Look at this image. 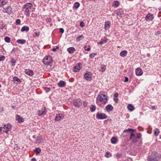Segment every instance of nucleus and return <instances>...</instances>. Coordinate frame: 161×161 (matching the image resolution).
Instances as JSON below:
<instances>
[{
	"instance_id": "7",
	"label": "nucleus",
	"mask_w": 161,
	"mask_h": 161,
	"mask_svg": "<svg viewBox=\"0 0 161 161\" xmlns=\"http://www.w3.org/2000/svg\"><path fill=\"white\" fill-rule=\"evenodd\" d=\"M96 118L98 119H103L107 118L105 114L98 113L96 115Z\"/></svg>"
},
{
	"instance_id": "35",
	"label": "nucleus",
	"mask_w": 161,
	"mask_h": 161,
	"mask_svg": "<svg viewBox=\"0 0 161 161\" xmlns=\"http://www.w3.org/2000/svg\"><path fill=\"white\" fill-rule=\"evenodd\" d=\"M101 70L102 72L104 71L106 69V67L104 65H101Z\"/></svg>"
},
{
	"instance_id": "48",
	"label": "nucleus",
	"mask_w": 161,
	"mask_h": 161,
	"mask_svg": "<svg viewBox=\"0 0 161 161\" xmlns=\"http://www.w3.org/2000/svg\"><path fill=\"white\" fill-rule=\"evenodd\" d=\"M120 154H119V153H117L115 155V157L118 159L120 157Z\"/></svg>"
},
{
	"instance_id": "39",
	"label": "nucleus",
	"mask_w": 161,
	"mask_h": 161,
	"mask_svg": "<svg viewBox=\"0 0 161 161\" xmlns=\"http://www.w3.org/2000/svg\"><path fill=\"white\" fill-rule=\"evenodd\" d=\"M11 63L12 65L13 66L15 65L16 61L14 59L12 58L11 61Z\"/></svg>"
},
{
	"instance_id": "52",
	"label": "nucleus",
	"mask_w": 161,
	"mask_h": 161,
	"mask_svg": "<svg viewBox=\"0 0 161 161\" xmlns=\"http://www.w3.org/2000/svg\"><path fill=\"white\" fill-rule=\"evenodd\" d=\"M128 80H129L128 78L127 77H126L125 78V80H124V82H127L128 81Z\"/></svg>"
},
{
	"instance_id": "57",
	"label": "nucleus",
	"mask_w": 161,
	"mask_h": 161,
	"mask_svg": "<svg viewBox=\"0 0 161 161\" xmlns=\"http://www.w3.org/2000/svg\"><path fill=\"white\" fill-rule=\"evenodd\" d=\"M100 96H102V97H103H103L104 98H106L105 97L106 95L105 94H100Z\"/></svg>"
},
{
	"instance_id": "26",
	"label": "nucleus",
	"mask_w": 161,
	"mask_h": 161,
	"mask_svg": "<svg viewBox=\"0 0 161 161\" xmlns=\"http://www.w3.org/2000/svg\"><path fill=\"white\" fill-rule=\"evenodd\" d=\"M65 85V82L63 81H60L58 83V86L60 87H62L64 86Z\"/></svg>"
},
{
	"instance_id": "3",
	"label": "nucleus",
	"mask_w": 161,
	"mask_h": 161,
	"mask_svg": "<svg viewBox=\"0 0 161 161\" xmlns=\"http://www.w3.org/2000/svg\"><path fill=\"white\" fill-rule=\"evenodd\" d=\"M12 126L10 124L4 125L3 127H0V132L2 131L8 134V132L11 130Z\"/></svg>"
},
{
	"instance_id": "24",
	"label": "nucleus",
	"mask_w": 161,
	"mask_h": 161,
	"mask_svg": "<svg viewBox=\"0 0 161 161\" xmlns=\"http://www.w3.org/2000/svg\"><path fill=\"white\" fill-rule=\"evenodd\" d=\"M127 52L126 50H123L119 54L122 57H125L127 54Z\"/></svg>"
},
{
	"instance_id": "17",
	"label": "nucleus",
	"mask_w": 161,
	"mask_h": 161,
	"mask_svg": "<svg viewBox=\"0 0 161 161\" xmlns=\"http://www.w3.org/2000/svg\"><path fill=\"white\" fill-rule=\"evenodd\" d=\"M16 119V120L18 121V122L19 123L23 122L24 121V119L23 117H20L18 115H17Z\"/></svg>"
},
{
	"instance_id": "19",
	"label": "nucleus",
	"mask_w": 161,
	"mask_h": 161,
	"mask_svg": "<svg viewBox=\"0 0 161 161\" xmlns=\"http://www.w3.org/2000/svg\"><path fill=\"white\" fill-rule=\"evenodd\" d=\"M105 109L107 112H109L113 110V107L111 105L108 104L106 107Z\"/></svg>"
},
{
	"instance_id": "62",
	"label": "nucleus",
	"mask_w": 161,
	"mask_h": 161,
	"mask_svg": "<svg viewBox=\"0 0 161 161\" xmlns=\"http://www.w3.org/2000/svg\"><path fill=\"white\" fill-rule=\"evenodd\" d=\"M86 46H85V47H84V48H85V49H86Z\"/></svg>"
},
{
	"instance_id": "27",
	"label": "nucleus",
	"mask_w": 161,
	"mask_h": 161,
	"mask_svg": "<svg viewBox=\"0 0 161 161\" xmlns=\"http://www.w3.org/2000/svg\"><path fill=\"white\" fill-rule=\"evenodd\" d=\"M127 108L130 111H133L134 108V107L131 104H129L127 106Z\"/></svg>"
},
{
	"instance_id": "60",
	"label": "nucleus",
	"mask_w": 161,
	"mask_h": 161,
	"mask_svg": "<svg viewBox=\"0 0 161 161\" xmlns=\"http://www.w3.org/2000/svg\"><path fill=\"white\" fill-rule=\"evenodd\" d=\"M31 161H36V160L35 158H34L32 159Z\"/></svg>"
},
{
	"instance_id": "47",
	"label": "nucleus",
	"mask_w": 161,
	"mask_h": 161,
	"mask_svg": "<svg viewBox=\"0 0 161 161\" xmlns=\"http://www.w3.org/2000/svg\"><path fill=\"white\" fill-rule=\"evenodd\" d=\"M34 33L35 34V36H34V37H38L40 35L39 32L37 33L36 32H35Z\"/></svg>"
},
{
	"instance_id": "15",
	"label": "nucleus",
	"mask_w": 161,
	"mask_h": 161,
	"mask_svg": "<svg viewBox=\"0 0 161 161\" xmlns=\"http://www.w3.org/2000/svg\"><path fill=\"white\" fill-rule=\"evenodd\" d=\"M81 103L79 100L75 101L74 102V104L76 107H79L81 105Z\"/></svg>"
},
{
	"instance_id": "34",
	"label": "nucleus",
	"mask_w": 161,
	"mask_h": 161,
	"mask_svg": "<svg viewBox=\"0 0 161 161\" xmlns=\"http://www.w3.org/2000/svg\"><path fill=\"white\" fill-rule=\"evenodd\" d=\"M112 156V154L111 153L109 152H106L105 155V156L107 158H108L110 157H111Z\"/></svg>"
},
{
	"instance_id": "53",
	"label": "nucleus",
	"mask_w": 161,
	"mask_h": 161,
	"mask_svg": "<svg viewBox=\"0 0 161 161\" xmlns=\"http://www.w3.org/2000/svg\"><path fill=\"white\" fill-rule=\"evenodd\" d=\"M57 48L58 49L59 47H57L56 48H54L52 49V51L54 52H55V51H56V49H57Z\"/></svg>"
},
{
	"instance_id": "8",
	"label": "nucleus",
	"mask_w": 161,
	"mask_h": 161,
	"mask_svg": "<svg viewBox=\"0 0 161 161\" xmlns=\"http://www.w3.org/2000/svg\"><path fill=\"white\" fill-rule=\"evenodd\" d=\"M64 117V114H57L55 119V121H59L63 119Z\"/></svg>"
},
{
	"instance_id": "41",
	"label": "nucleus",
	"mask_w": 161,
	"mask_h": 161,
	"mask_svg": "<svg viewBox=\"0 0 161 161\" xmlns=\"http://www.w3.org/2000/svg\"><path fill=\"white\" fill-rule=\"evenodd\" d=\"M159 133V131L158 129H156L154 132V135L156 136H157L158 135Z\"/></svg>"
},
{
	"instance_id": "20",
	"label": "nucleus",
	"mask_w": 161,
	"mask_h": 161,
	"mask_svg": "<svg viewBox=\"0 0 161 161\" xmlns=\"http://www.w3.org/2000/svg\"><path fill=\"white\" fill-rule=\"evenodd\" d=\"M43 141V139L42 136H39L37 137L36 143H39Z\"/></svg>"
},
{
	"instance_id": "43",
	"label": "nucleus",
	"mask_w": 161,
	"mask_h": 161,
	"mask_svg": "<svg viewBox=\"0 0 161 161\" xmlns=\"http://www.w3.org/2000/svg\"><path fill=\"white\" fill-rule=\"evenodd\" d=\"M83 105L84 107H87V102L86 101H84Z\"/></svg>"
},
{
	"instance_id": "21",
	"label": "nucleus",
	"mask_w": 161,
	"mask_h": 161,
	"mask_svg": "<svg viewBox=\"0 0 161 161\" xmlns=\"http://www.w3.org/2000/svg\"><path fill=\"white\" fill-rule=\"evenodd\" d=\"M26 74L30 76H32L33 74V72L32 70L30 69H26L25 70Z\"/></svg>"
},
{
	"instance_id": "38",
	"label": "nucleus",
	"mask_w": 161,
	"mask_h": 161,
	"mask_svg": "<svg viewBox=\"0 0 161 161\" xmlns=\"http://www.w3.org/2000/svg\"><path fill=\"white\" fill-rule=\"evenodd\" d=\"M5 41L6 42L9 43L10 42V39L9 37H6L5 38Z\"/></svg>"
},
{
	"instance_id": "59",
	"label": "nucleus",
	"mask_w": 161,
	"mask_h": 161,
	"mask_svg": "<svg viewBox=\"0 0 161 161\" xmlns=\"http://www.w3.org/2000/svg\"><path fill=\"white\" fill-rule=\"evenodd\" d=\"M152 109H153V110H154V109H155V107L154 106H152Z\"/></svg>"
},
{
	"instance_id": "42",
	"label": "nucleus",
	"mask_w": 161,
	"mask_h": 161,
	"mask_svg": "<svg viewBox=\"0 0 161 161\" xmlns=\"http://www.w3.org/2000/svg\"><path fill=\"white\" fill-rule=\"evenodd\" d=\"M97 55L96 53H93L90 54L89 56L91 58H92L95 57Z\"/></svg>"
},
{
	"instance_id": "58",
	"label": "nucleus",
	"mask_w": 161,
	"mask_h": 161,
	"mask_svg": "<svg viewBox=\"0 0 161 161\" xmlns=\"http://www.w3.org/2000/svg\"><path fill=\"white\" fill-rule=\"evenodd\" d=\"M118 96V93H115L114 95V97H117Z\"/></svg>"
},
{
	"instance_id": "36",
	"label": "nucleus",
	"mask_w": 161,
	"mask_h": 161,
	"mask_svg": "<svg viewBox=\"0 0 161 161\" xmlns=\"http://www.w3.org/2000/svg\"><path fill=\"white\" fill-rule=\"evenodd\" d=\"M119 2L117 1H114V6L115 7H117L119 6Z\"/></svg>"
},
{
	"instance_id": "30",
	"label": "nucleus",
	"mask_w": 161,
	"mask_h": 161,
	"mask_svg": "<svg viewBox=\"0 0 161 161\" xmlns=\"http://www.w3.org/2000/svg\"><path fill=\"white\" fill-rule=\"evenodd\" d=\"M135 131V130L133 129L129 128L125 130H124V133H125L126 132H130V133L131 132H133Z\"/></svg>"
},
{
	"instance_id": "54",
	"label": "nucleus",
	"mask_w": 161,
	"mask_h": 161,
	"mask_svg": "<svg viewBox=\"0 0 161 161\" xmlns=\"http://www.w3.org/2000/svg\"><path fill=\"white\" fill-rule=\"evenodd\" d=\"M45 89L46 90V92H49L50 90V88H45Z\"/></svg>"
},
{
	"instance_id": "11",
	"label": "nucleus",
	"mask_w": 161,
	"mask_h": 161,
	"mask_svg": "<svg viewBox=\"0 0 161 161\" xmlns=\"http://www.w3.org/2000/svg\"><path fill=\"white\" fill-rule=\"evenodd\" d=\"M82 67V64L81 63L78 64L77 66H75L73 69L74 72H77L78 70H80Z\"/></svg>"
},
{
	"instance_id": "61",
	"label": "nucleus",
	"mask_w": 161,
	"mask_h": 161,
	"mask_svg": "<svg viewBox=\"0 0 161 161\" xmlns=\"http://www.w3.org/2000/svg\"><path fill=\"white\" fill-rule=\"evenodd\" d=\"M14 107H15V106H12V108H14Z\"/></svg>"
},
{
	"instance_id": "4",
	"label": "nucleus",
	"mask_w": 161,
	"mask_h": 161,
	"mask_svg": "<svg viewBox=\"0 0 161 161\" xmlns=\"http://www.w3.org/2000/svg\"><path fill=\"white\" fill-rule=\"evenodd\" d=\"M52 61V57L50 56L46 57L43 60V63L46 65L50 64Z\"/></svg>"
},
{
	"instance_id": "16",
	"label": "nucleus",
	"mask_w": 161,
	"mask_h": 161,
	"mask_svg": "<svg viewBox=\"0 0 161 161\" xmlns=\"http://www.w3.org/2000/svg\"><path fill=\"white\" fill-rule=\"evenodd\" d=\"M153 18V17L152 14H148L145 17L146 20L147 21H151L152 20Z\"/></svg>"
},
{
	"instance_id": "1",
	"label": "nucleus",
	"mask_w": 161,
	"mask_h": 161,
	"mask_svg": "<svg viewBox=\"0 0 161 161\" xmlns=\"http://www.w3.org/2000/svg\"><path fill=\"white\" fill-rule=\"evenodd\" d=\"M148 158V161H161V156L158 155V153L156 152H153Z\"/></svg>"
},
{
	"instance_id": "25",
	"label": "nucleus",
	"mask_w": 161,
	"mask_h": 161,
	"mask_svg": "<svg viewBox=\"0 0 161 161\" xmlns=\"http://www.w3.org/2000/svg\"><path fill=\"white\" fill-rule=\"evenodd\" d=\"M107 40V38L106 37H104L103 39H102L101 41L99 42H98L97 43L100 45H102L104 43L106 42Z\"/></svg>"
},
{
	"instance_id": "49",
	"label": "nucleus",
	"mask_w": 161,
	"mask_h": 161,
	"mask_svg": "<svg viewBox=\"0 0 161 161\" xmlns=\"http://www.w3.org/2000/svg\"><path fill=\"white\" fill-rule=\"evenodd\" d=\"M13 80L14 81H18L19 80H19V79H18L17 77H15V76L13 78Z\"/></svg>"
},
{
	"instance_id": "56",
	"label": "nucleus",
	"mask_w": 161,
	"mask_h": 161,
	"mask_svg": "<svg viewBox=\"0 0 161 161\" xmlns=\"http://www.w3.org/2000/svg\"><path fill=\"white\" fill-rule=\"evenodd\" d=\"M91 48L90 47L87 48V49H85V50L86 51H89L90 50Z\"/></svg>"
},
{
	"instance_id": "18",
	"label": "nucleus",
	"mask_w": 161,
	"mask_h": 161,
	"mask_svg": "<svg viewBox=\"0 0 161 161\" xmlns=\"http://www.w3.org/2000/svg\"><path fill=\"white\" fill-rule=\"evenodd\" d=\"M110 23L108 21H106L105 23L104 29L106 30H108L110 27Z\"/></svg>"
},
{
	"instance_id": "50",
	"label": "nucleus",
	"mask_w": 161,
	"mask_h": 161,
	"mask_svg": "<svg viewBox=\"0 0 161 161\" xmlns=\"http://www.w3.org/2000/svg\"><path fill=\"white\" fill-rule=\"evenodd\" d=\"M80 25L81 26L83 27L85 26V24L83 21H81L80 23Z\"/></svg>"
},
{
	"instance_id": "31",
	"label": "nucleus",
	"mask_w": 161,
	"mask_h": 161,
	"mask_svg": "<svg viewBox=\"0 0 161 161\" xmlns=\"http://www.w3.org/2000/svg\"><path fill=\"white\" fill-rule=\"evenodd\" d=\"M17 42L18 43H21L23 44L25 43L26 41L25 40H21L20 39H19L17 41Z\"/></svg>"
},
{
	"instance_id": "22",
	"label": "nucleus",
	"mask_w": 161,
	"mask_h": 161,
	"mask_svg": "<svg viewBox=\"0 0 161 161\" xmlns=\"http://www.w3.org/2000/svg\"><path fill=\"white\" fill-rule=\"evenodd\" d=\"M75 50V48L72 47H70L67 49V51L70 54L73 53Z\"/></svg>"
},
{
	"instance_id": "44",
	"label": "nucleus",
	"mask_w": 161,
	"mask_h": 161,
	"mask_svg": "<svg viewBox=\"0 0 161 161\" xmlns=\"http://www.w3.org/2000/svg\"><path fill=\"white\" fill-rule=\"evenodd\" d=\"M141 134L140 133H138L137 134L136 137L137 139L138 140V139H140L141 137Z\"/></svg>"
},
{
	"instance_id": "10",
	"label": "nucleus",
	"mask_w": 161,
	"mask_h": 161,
	"mask_svg": "<svg viewBox=\"0 0 161 161\" xmlns=\"http://www.w3.org/2000/svg\"><path fill=\"white\" fill-rule=\"evenodd\" d=\"M3 12L4 13H7L10 14L12 13V8L10 6H8L6 8H3Z\"/></svg>"
},
{
	"instance_id": "55",
	"label": "nucleus",
	"mask_w": 161,
	"mask_h": 161,
	"mask_svg": "<svg viewBox=\"0 0 161 161\" xmlns=\"http://www.w3.org/2000/svg\"><path fill=\"white\" fill-rule=\"evenodd\" d=\"M60 31L62 33H64V30L63 28H61L60 29Z\"/></svg>"
},
{
	"instance_id": "2",
	"label": "nucleus",
	"mask_w": 161,
	"mask_h": 161,
	"mask_svg": "<svg viewBox=\"0 0 161 161\" xmlns=\"http://www.w3.org/2000/svg\"><path fill=\"white\" fill-rule=\"evenodd\" d=\"M33 7L32 4L31 3H28L24 5L23 7V11L26 16L30 15V12Z\"/></svg>"
},
{
	"instance_id": "9",
	"label": "nucleus",
	"mask_w": 161,
	"mask_h": 161,
	"mask_svg": "<svg viewBox=\"0 0 161 161\" xmlns=\"http://www.w3.org/2000/svg\"><path fill=\"white\" fill-rule=\"evenodd\" d=\"M46 112V109L45 107H43L39 110L37 112L38 115L39 116H41L43 114H45Z\"/></svg>"
},
{
	"instance_id": "5",
	"label": "nucleus",
	"mask_w": 161,
	"mask_h": 161,
	"mask_svg": "<svg viewBox=\"0 0 161 161\" xmlns=\"http://www.w3.org/2000/svg\"><path fill=\"white\" fill-rule=\"evenodd\" d=\"M97 100L100 102L102 104H104L106 103L107 102V98H103L102 96L99 95L97 97Z\"/></svg>"
},
{
	"instance_id": "40",
	"label": "nucleus",
	"mask_w": 161,
	"mask_h": 161,
	"mask_svg": "<svg viewBox=\"0 0 161 161\" xmlns=\"http://www.w3.org/2000/svg\"><path fill=\"white\" fill-rule=\"evenodd\" d=\"M79 6L80 4L78 2H76L74 4V7H75V8H77L79 7Z\"/></svg>"
},
{
	"instance_id": "28",
	"label": "nucleus",
	"mask_w": 161,
	"mask_h": 161,
	"mask_svg": "<svg viewBox=\"0 0 161 161\" xmlns=\"http://www.w3.org/2000/svg\"><path fill=\"white\" fill-rule=\"evenodd\" d=\"M29 30V27L26 26H25L23 27L21 29V31L23 32L25 31H28Z\"/></svg>"
},
{
	"instance_id": "45",
	"label": "nucleus",
	"mask_w": 161,
	"mask_h": 161,
	"mask_svg": "<svg viewBox=\"0 0 161 161\" xmlns=\"http://www.w3.org/2000/svg\"><path fill=\"white\" fill-rule=\"evenodd\" d=\"M16 24L19 25L20 23V20L19 19H17L16 21Z\"/></svg>"
},
{
	"instance_id": "13",
	"label": "nucleus",
	"mask_w": 161,
	"mask_h": 161,
	"mask_svg": "<svg viewBox=\"0 0 161 161\" xmlns=\"http://www.w3.org/2000/svg\"><path fill=\"white\" fill-rule=\"evenodd\" d=\"M136 74L138 76H140L143 74V71L142 69L139 68L136 69Z\"/></svg>"
},
{
	"instance_id": "32",
	"label": "nucleus",
	"mask_w": 161,
	"mask_h": 161,
	"mask_svg": "<svg viewBox=\"0 0 161 161\" xmlns=\"http://www.w3.org/2000/svg\"><path fill=\"white\" fill-rule=\"evenodd\" d=\"M90 109L91 112H93L96 110V107L94 105H92Z\"/></svg>"
},
{
	"instance_id": "51",
	"label": "nucleus",
	"mask_w": 161,
	"mask_h": 161,
	"mask_svg": "<svg viewBox=\"0 0 161 161\" xmlns=\"http://www.w3.org/2000/svg\"><path fill=\"white\" fill-rule=\"evenodd\" d=\"M114 102L116 103H118V101H119V100L118 99V98H114Z\"/></svg>"
},
{
	"instance_id": "33",
	"label": "nucleus",
	"mask_w": 161,
	"mask_h": 161,
	"mask_svg": "<svg viewBox=\"0 0 161 161\" xmlns=\"http://www.w3.org/2000/svg\"><path fill=\"white\" fill-rule=\"evenodd\" d=\"M41 151V149L39 148H37L35 149V152L36 154H38Z\"/></svg>"
},
{
	"instance_id": "29",
	"label": "nucleus",
	"mask_w": 161,
	"mask_h": 161,
	"mask_svg": "<svg viewBox=\"0 0 161 161\" xmlns=\"http://www.w3.org/2000/svg\"><path fill=\"white\" fill-rule=\"evenodd\" d=\"M111 141L112 143L115 144L117 142V139L115 137H113L111 138Z\"/></svg>"
},
{
	"instance_id": "37",
	"label": "nucleus",
	"mask_w": 161,
	"mask_h": 161,
	"mask_svg": "<svg viewBox=\"0 0 161 161\" xmlns=\"http://www.w3.org/2000/svg\"><path fill=\"white\" fill-rule=\"evenodd\" d=\"M83 38L84 36L83 35H81L78 37L76 39V40L77 42H79L80 40V38Z\"/></svg>"
},
{
	"instance_id": "14",
	"label": "nucleus",
	"mask_w": 161,
	"mask_h": 161,
	"mask_svg": "<svg viewBox=\"0 0 161 161\" xmlns=\"http://www.w3.org/2000/svg\"><path fill=\"white\" fill-rule=\"evenodd\" d=\"M84 77L86 80H91L92 79L91 73L89 72L88 73H85Z\"/></svg>"
},
{
	"instance_id": "6",
	"label": "nucleus",
	"mask_w": 161,
	"mask_h": 161,
	"mask_svg": "<svg viewBox=\"0 0 161 161\" xmlns=\"http://www.w3.org/2000/svg\"><path fill=\"white\" fill-rule=\"evenodd\" d=\"M135 131L131 132L130 138L133 142L136 143L138 141V140L137 139L135 135Z\"/></svg>"
},
{
	"instance_id": "46",
	"label": "nucleus",
	"mask_w": 161,
	"mask_h": 161,
	"mask_svg": "<svg viewBox=\"0 0 161 161\" xmlns=\"http://www.w3.org/2000/svg\"><path fill=\"white\" fill-rule=\"evenodd\" d=\"M5 59V57L4 56H3L0 57V61H3Z\"/></svg>"
},
{
	"instance_id": "12",
	"label": "nucleus",
	"mask_w": 161,
	"mask_h": 161,
	"mask_svg": "<svg viewBox=\"0 0 161 161\" xmlns=\"http://www.w3.org/2000/svg\"><path fill=\"white\" fill-rule=\"evenodd\" d=\"M115 13L117 15L120 17H122V15L123 14V11L122 9H119L115 11Z\"/></svg>"
},
{
	"instance_id": "23",
	"label": "nucleus",
	"mask_w": 161,
	"mask_h": 161,
	"mask_svg": "<svg viewBox=\"0 0 161 161\" xmlns=\"http://www.w3.org/2000/svg\"><path fill=\"white\" fill-rule=\"evenodd\" d=\"M7 2V0H0V7L4 6Z\"/></svg>"
},
{
	"instance_id": "63",
	"label": "nucleus",
	"mask_w": 161,
	"mask_h": 161,
	"mask_svg": "<svg viewBox=\"0 0 161 161\" xmlns=\"http://www.w3.org/2000/svg\"><path fill=\"white\" fill-rule=\"evenodd\" d=\"M1 87V85L0 84V87Z\"/></svg>"
}]
</instances>
